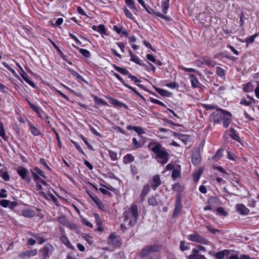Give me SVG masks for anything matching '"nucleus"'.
<instances>
[{
	"mask_svg": "<svg viewBox=\"0 0 259 259\" xmlns=\"http://www.w3.org/2000/svg\"><path fill=\"white\" fill-rule=\"evenodd\" d=\"M148 148L156 155V158L158 159V162L162 165L168 162L169 154L160 143H150L148 145Z\"/></svg>",
	"mask_w": 259,
	"mask_h": 259,
	"instance_id": "nucleus-1",
	"label": "nucleus"
},
{
	"mask_svg": "<svg viewBox=\"0 0 259 259\" xmlns=\"http://www.w3.org/2000/svg\"><path fill=\"white\" fill-rule=\"evenodd\" d=\"M124 223L128 222L127 226H134L137 223L138 217V209L136 204H133L131 207L123 214Z\"/></svg>",
	"mask_w": 259,
	"mask_h": 259,
	"instance_id": "nucleus-2",
	"label": "nucleus"
},
{
	"mask_svg": "<svg viewBox=\"0 0 259 259\" xmlns=\"http://www.w3.org/2000/svg\"><path fill=\"white\" fill-rule=\"evenodd\" d=\"M161 246L157 244H153L147 245L143 247L140 253V255L142 258L158 254L157 253L160 251Z\"/></svg>",
	"mask_w": 259,
	"mask_h": 259,
	"instance_id": "nucleus-3",
	"label": "nucleus"
},
{
	"mask_svg": "<svg viewBox=\"0 0 259 259\" xmlns=\"http://www.w3.org/2000/svg\"><path fill=\"white\" fill-rule=\"evenodd\" d=\"M217 111L222 112L223 113L224 119L223 120V124L224 127H228L231 122V113L222 109H217Z\"/></svg>",
	"mask_w": 259,
	"mask_h": 259,
	"instance_id": "nucleus-4",
	"label": "nucleus"
},
{
	"mask_svg": "<svg viewBox=\"0 0 259 259\" xmlns=\"http://www.w3.org/2000/svg\"><path fill=\"white\" fill-rule=\"evenodd\" d=\"M120 238L119 236L111 234L108 238L107 244L114 246H119L120 245Z\"/></svg>",
	"mask_w": 259,
	"mask_h": 259,
	"instance_id": "nucleus-5",
	"label": "nucleus"
},
{
	"mask_svg": "<svg viewBox=\"0 0 259 259\" xmlns=\"http://www.w3.org/2000/svg\"><path fill=\"white\" fill-rule=\"evenodd\" d=\"M53 250V247L50 244H47L39 250V252L44 259H47L50 257Z\"/></svg>",
	"mask_w": 259,
	"mask_h": 259,
	"instance_id": "nucleus-6",
	"label": "nucleus"
},
{
	"mask_svg": "<svg viewBox=\"0 0 259 259\" xmlns=\"http://www.w3.org/2000/svg\"><path fill=\"white\" fill-rule=\"evenodd\" d=\"M16 171L23 180H25L28 183L30 182L31 179L28 176L29 172L27 169L22 166H19L17 168Z\"/></svg>",
	"mask_w": 259,
	"mask_h": 259,
	"instance_id": "nucleus-7",
	"label": "nucleus"
},
{
	"mask_svg": "<svg viewBox=\"0 0 259 259\" xmlns=\"http://www.w3.org/2000/svg\"><path fill=\"white\" fill-rule=\"evenodd\" d=\"M190 240L194 242H196L203 244H207L208 241L204 238L203 237L197 234H191L189 236Z\"/></svg>",
	"mask_w": 259,
	"mask_h": 259,
	"instance_id": "nucleus-8",
	"label": "nucleus"
},
{
	"mask_svg": "<svg viewBox=\"0 0 259 259\" xmlns=\"http://www.w3.org/2000/svg\"><path fill=\"white\" fill-rule=\"evenodd\" d=\"M182 208V205L181 203V199L180 195H177V199L175 202L174 211L173 212V217H177L180 212Z\"/></svg>",
	"mask_w": 259,
	"mask_h": 259,
	"instance_id": "nucleus-9",
	"label": "nucleus"
},
{
	"mask_svg": "<svg viewBox=\"0 0 259 259\" xmlns=\"http://www.w3.org/2000/svg\"><path fill=\"white\" fill-rule=\"evenodd\" d=\"M37 253V250L36 249L32 250H27L25 251L20 252L18 256L21 258H24L26 257H30L35 256Z\"/></svg>",
	"mask_w": 259,
	"mask_h": 259,
	"instance_id": "nucleus-10",
	"label": "nucleus"
},
{
	"mask_svg": "<svg viewBox=\"0 0 259 259\" xmlns=\"http://www.w3.org/2000/svg\"><path fill=\"white\" fill-rule=\"evenodd\" d=\"M151 186L153 190H156L158 187L161 184V181L159 175L154 176L152 180L150 181Z\"/></svg>",
	"mask_w": 259,
	"mask_h": 259,
	"instance_id": "nucleus-11",
	"label": "nucleus"
},
{
	"mask_svg": "<svg viewBox=\"0 0 259 259\" xmlns=\"http://www.w3.org/2000/svg\"><path fill=\"white\" fill-rule=\"evenodd\" d=\"M188 258L189 259H207L204 255L199 253V250L197 249H193Z\"/></svg>",
	"mask_w": 259,
	"mask_h": 259,
	"instance_id": "nucleus-12",
	"label": "nucleus"
},
{
	"mask_svg": "<svg viewBox=\"0 0 259 259\" xmlns=\"http://www.w3.org/2000/svg\"><path fill=\"white\" fill-rule=\"evenodd\" d=\"M224 119L223 113H214L212 117V121L214 124H220Z\"/></svg>",
	"mask_w": 259,
	"mask_h": 259,
	"instance_id": "nucleus-13",
	"label": "nucleus"
},
{
	"mask_svg": "<svg viewBox=\"0 0 259 259\" xmlns=\"http://www.w3.org/2000/svg\"><path fill=\"white\" fill-rule=\"evenodd\" d=\"M113 30L118 34H121L126 37H127L128 35L127 31L125 29H123L122 26L114 25L113 26Z\"/></svg>",
	"mask_w": 259,
	"mask_h": 259,
	"instance_id": "nucleus-14",
	"label": "nucleus"
},
{
	"mask_svg": "<svg viewBox=\"0 0 259 259\" xmlns=\"http://www.w3.org/2000/svg\"><path fill=\"white\" fill-rule=\"evenodd\" d=\"M149 191L150 186L149 184H147L143 187L140 195L142 201L145 200V197Z\"/></svg>",
	"mask_w": 259,
	"mask_h": 259,
	"instance_id": "nucleus-15",
	"label": "nucleus"
},
{
	"mask_svg": "<svg viewBox=\"0 0 259 259\" xmlns=\"http://www.w3.org/2000/svg\"><path fill=\"white\" fill-rule=\"evenodd\" d=\"M129 53H130V55L131 56V61L134 62L136 64H139L140 65H141L143 66H145V65L144 64H142L141 63V60L140 59V58L138 56L133 54L131 50H129Z\"/></svg>",
	"mask_w": 259,
	"mask_h": 259,
	"instance_id": "nucleus-16",
	"label": "nucleus"
},
{
	"mask_svg": "<svg viewBox=\"0 0 259 259\" xmlns=\"http://www.w3.org/2000/svg\"><path fill=\"white\" fill-rule=\"evenodd\" d=\"M31 172L32 175L33 176V180L35 183H36L37 184L40 183V184H43L44 185H47V182L45 181H44V180H42V179H41L39 177V176H38L35 172H34L33 171H32L31 170Z\"/></svg>",
	"mask_w": 259,
	"mask_h": 259,
	"instance_id": "nucleus-17",
	"label": "nucleus"
},
{
	"mask_svg": "<svg viewBox=\"0 0 259 259\" xmlns=\"http://www.w3.org/2000/svg\"><path fill=\"white\" fill-rule=\"evenodd\" d=\"M189 78L193 88H197L199 87V82L197 77L194 74H190Z\"/></svg>",
	"mask_w": 259,
	"mask_h": 259,
	"instance_id": "nucleus-18",
	"label": "nucleus"
},
{
	"mask_svg": "<svg viewBox=\"0 0 259 259\" xmlns=\"http://www.w3.org/2000/svg\"><path fill=\"white\" fill-rule=\"evenodd\" d=\"M112 66L118 72H120V73H121L123 75H128V77H129V74H131L130 72L125 68L120 67H119L115 64H112Z\"/></svg>",
	"mask_w": 259,
	"mask_h": 259,
	"instance_id": "nucleus-19",
	"label": "nucleus"
},
{
	"mask_svg": "<svg viewBox=\"0 0 259 259\" xmlns=\"http://www.w3.org/2000/svg\"><path fill=\"white\" fill-rule=\"evenodd\" d=\"M127 129L128 130H133L139 135L145 133V131L143 130V129L140 126L128 125L127 126Z\"/></svg>",
	"mask_w": 259,
	"mask_h": 259,
	"instance_id": "nucleus-20",
	"label": "nucleus"
},
{
	"mask_svg": "<svg viewBox=\"0 0 259 259\" xmlns=\"http://www.w3.org/2000/svg\"><path fill=\"white\" fill-rule=\"evenodd\" d=\"M21 69L22 71V73L21 74V77L25 80V81L27 83H28L31 87H34L35 85L33 82L29 79L28 75L25 72L24 70H23L22 68H21Z\"/></svg>",
	"mask_w": 259,
	"mask_h": 259,
	"instance_id": "nucleus-21",
	"label": "nucleus"
},
{
	"mask_svg": "<svg viewBox=\"0 0 259 259\" xmlns=\"http://www.w3.org/2000/svg\"><path fill=\"white\" fill-rule=\"evenodd\" d=\"M237 210L241 214H247V208L242 204H238L236 205Z\"/></svg>",
	"mask_w": 259,
	"mask_h": 259,
	"instance_id": "nucleus-22",
	"label": "nucleus"
},
{
	"mask_svg": "<svg viewBox=\"0 0 259 259\" xmlns=\"http://www.w3.org/2000/svg\"><path fill=\"white\" fill-rule=\"evenodd\" d=\"M61 241L67 247L73 249V246L71 245L69 239H68L66 235H63L61 236Z\"/></svg>",
	"mask_w": 259,
	"mask_h": 259,
	"instance_id": "nucleus-23",
	"label": "nucleus"
},
{
	"mask_svg": "<svg viewBox=\"0 0 259 259\" xmlns=\"http://www.w3.org/2000/svg\"><path fill=\"white\" fill-rule=\"evenodd\" d=\"M22 214L25 217L31 218L34 216L35 212L30 209H24L22 211Z\"/></svg>",
	"mask_w": 259,
	"mask_h": 259,
	"instance_id": "nucleus-24",
	"label": "nucleus"
},
{
	"mask_svg": "<svg viewBox=\"0 0 259 259\" xmlns=\"http://www.w3.org/2000/svg\"><path fill=\"white\" fill-rule=\"evenodd\" d=\"M29 234L36 239L39 244H42L46 241V239L44 238V237L41 236L39 234L33 233H30Z\"/></svg>",
	"mask_w": 259,
	"mask_h": 259,
	"instance_id": "nucleus-25",
	"label": "nucleus"
},
{
	"mask_svg": "<svg viewBox=\"0 0 259 259\" xmlns=\"http://www.w3.org/2000/svg\"><path fill=\"white\" fill-rule=\"evenodd\" d=\"M125 4L132 10L135 11V14H137L138 10L135 6L134 2L133 0H125Z\"/></svg>",
	"mask_w": 259,
	"mask_h": 259,
	"instance_id": "nucleus-26",
	"label": "nucleus"
},
{
	"mask_svg": "<svg viewBox=\"0 0 259 259\" xmlns=\"http://www.w3.org/2000/svg\"><path fill=\"white\" fill-rule=\"evenodd\" d=\"M134 156L131 154H127L123 157V162L127 164L134 161Z\"/></svg>",
	"mask_w": 259,
	"mask_h": 259,
	"instance_id": "nucleus-27",
	"label": "nucleus"
},
{
	"mask_svg": "<svg viewBox=\"0 0 259 259\" xmlns=\"http://www.w3.org/2000/svg\"><path fill=\"white\" fill-rule=\"evenodd\" d=\"M31 133L35 136H37L40 134V131L37 128L30 123L29 125Z\"/></svg>",
	"mask_w": 259,
	"mask_h": 259,
	"instance_id": "nucleus-28",
	"label": "nucleus"
},
{
	"mask_svg": "<svg viewBox=\"0 0 259 259\" xmlns=\"http://www.w3.org/2000/svg\"><path fill=\"white\" fill-rule=\"evenodd\" d=\"M155 90L158 94L162 96L170 97L171 95V94L167 91L162 89L156 88Z\"/></svg>",
	"mask_w": 259,
	"mask_h": 259,
	"instance_id": "nucleus-29",
	"label": "nucleus"
},
{
	"mask_svg": "<svg viewBox=\"0 0 259 259\" xmlns=\"http://www.w3.org/2000/svg\"><path fill=\"white\" fill-rule=\"evenodd\" d=\"M67 69L70 72L72 75L75 77L78 80H84L83 77L80 76L77 72L69 68H68Z\"/></svg>",
	"mask_w": 259,
	"mask_h": 259,
	"instance_id": "nucleus-30",
	"label": "nucleus"
},
{
	"mask_svg": "<svg viewBox=\"0 0 259 259\" xmlns=\"http://www.w3.org/2000/svg\"><path fill=\"white\" fill-rule=\"evenodd\" d=\"M253 86L251 83L248 82L243 84V90L244 92L248 93L253 91Z\"/></svg>",
	"mask_w": 259,
	"mask_h": 259,
	"instance_id": "nucleus-31",
	"label": "nucleus"
},
{
	"mask_svg": "<svg viewBox=\"0 0 259 259\" xmlns=\"http://www.w3.org/2000/svg\"><path fill=\"white\" fill-rule=\"evenodd\" d=\"M74 47L76 48L77 49L79 50V52L81 53L84 57L86 58H89L91 56L90 52L87 50L83 49H80L78 47H76L74 45H73Z\"/></svg>",
	"mask_w": 259,
	"mask_h": 259,
	"instance_id": "nucleus-32",
	"label": "nucleus"
},
{
	"mask_svg": "<svg viewBox=\"0 0 259 259\" xmlns=\"http://www.w3.org/2000/svg\"><path fill=\"white\" fill-rule=\"evenodd\" d=\"M200 161V155L198 153L194 154L192 157V162L195 165H198Z\"/></svg>",
	"mask_w": 259,
	"mask_h": 259,
	"instance_id": "nucleus-33",
	"label": "nucleus"
},
{
	"mask_svg": "<svg viewBox=\"0 0 259 259\" xmlns=\"http://www.w3.org/2000/svg\"><path fill=\"white\" fill-rule=\"evenodd\" d=\"M229 131H230L229 136L231 138H232L233 139H234L237 141L239 140L240 138L237 135V134L236 133V131L234 128H231L230 129Z\"/></svg>",
	"mask_w": 259,
	"mask_h": 259,
	"instance_id": "nucleus-34",
	"label": "nucleus"
},
{
	"mask_svg": "<svg viewBox=\"0 0 259 259\" xmlns=\"http://www.w3.org/2000/svg\"><path fill=\"white\" fill-rule=\"evenodd\" d=\"M202 169H199L197 171L194 172L193 175V180L195 182H197L199 180L201 175L202 174Z\"/></svg>",
	"mask_w": 259,
	"mask_h": 259,
	"instance_id": "nucleus-35",
	"label": "nucleus"
},
{
	"mask_svg": "<svg viewBox=\"0 0 259 259\" xmlns=\"http://www.w3.org/2000/svg\"><path fill=\"white\" fill-rule=\"evenodd\" d=\"M217 74L223 79L225 78V70L220 67H217Z\"/></svg>",
	"mask_w": 259,
	"mask_h": 259,
	"instance_id": "nucleus-36",
	"label": "nucleus"
},
{
	"mask_svg": "<svg viewBox=\"0 0 259 259\" xmlns=\"http://www.w3.org/2000/svg\"><path fill=\"white\" fill-rule=\"evenodd\" d=\"M110 103L116 106H118V107H126V105L125 104L118 101L116 99H112L111 100Z\"/></svg>",
	"mask_w": 259,
	"mask_h": 259,
	"instance_id": "nucleus-37",
	"label": "nucleus"
},
{
	"mask_svg": "<svg viewBox=\"0 0 259 259\" xmlns=\"http://www.w3.org/2000/svg\"><path fill=\"white\" fill-rule=\"evenodd\" d=\"M161 7L163 13L166 14L169 7V2H163L161 4Z\"/></svg>",
	"mask_w": 259,
	"mask_h": 259,
	"instance_id": "nucleus-38",
	"label": "nucleus"
},
{
	"mask_svg": "<svg viewBox=\"0 0 259 259\" xmlns=\"http://www.w3.org/2000/svg\"><path fill=\"white\" fill-rule=\"evenodd\" d=\"M216 200V198L215 197H211L210 198H209L208 200V204H209V205H206L204 207V209L205 210H210L211 209V204L214 202Z\"/></svg>",
	"mask_w": 259,
	"mask_h": 259,
	"instance_id": "nucleus-39",
	"label": "nucleus"
},
{
	"mask_svg": "<svg viewBox=\"0 0 259 259\" xmlns=\"http://www.w3.org/2000/svg\"><path fill=\"white\" fill-rule=\"evenodd\" d=\"M151 12H152L151 14L153 13L162 19H163L166 20H169L168 16L164 15L163 14L159 12H155L154 10H151Z\"/></svg>",
	"mask_w": 259,
	"mask_h": 259,
	"instance_id": "nucleus-40",
	"label": "nucleus"
},
{
	"mask_svg": "<svg viewBox=\"0 0 259 259\" xmlns=\"http://www.w3.org/2000/svg\"><path fill=\"white\" fill-rule=\"evenodd\" d=\"M148 204L150 205L156 206L158 204L156 199L153 196L150 197L148 200Z\"/></svg>",
	"mask_w": 259,
	"mask_h": 259,
	"instance_id": "nucleus-41",
	"label": "nucleus"
},
{
	"mask_svg": "<svg viewBox=\"0 0 259 259\" xmlns=\"http://www.w3.org/2000/svg\"><path fill=\"white\" fill-rule=\"evenodd\" d=\"M228 250H225L224 251H219L215 253V256L218 259H222L223 258L225 255V252H227Z\"/></svg>",
	"mask_w": 259,
	"mask_h": 259,
	"instance_id": "nucleus-42",
	"label": "nucleus"
},
{
	"mask_svg": "<svg viewBox=\"0 0 259 259\" xmlns=\"http://www.w3.org/2000/svg\"><path fill=\"white\" fill-rule=\"evenodd\" d=\"M0 136L3 138L5 140L7 141L8 138L6 136V134L4 129V126L2 124H0Z\"/></svg>",
	"mask_w": 259,
	"mask_h": 259,
	"instance_id": "nucleus-43",
	"label": "nucleus"
},
{
	"mask_svg": "<svg viewBox=\"0 0 259 259\" xmlns=\"http://www.w3.org/2000/svg\"><path fill=\"white\" fill-rule=\"evenodd\" d=\"M123 10L125 15L127 18L131 20L134 19L133 14L127 8H124Z\"/></svg>",
	"mask_w": 259,
	"mask_h": 259,
	"instance_id": "nucleus-44",
	"label": "nucleus"
},
{
	"mask_svg": "<svg viewBox=\"0 0 259 259\" xmlns=\"http://www.w3.org/2000/svg\"><path fill=\"white\" fill-rule=\"evenodd\" d=\"M223 151H224V150L222 149H219L217 151L215 154L214 155V156H213V158L217 160L219 159L223 156Z\"/></svg>",
	"mask_w": 259,
	"mask_h": 259,
	"instance_id": "nucleus-45",
	"label": "nucleus"
},
{
	"mask_svg": "<svg viewBox=\"0 0 259 259\" xmlns=\"http://www.w3.org/2000/svg\"><path fill=\"white\" fill-rule=\"evenodd\" d=\"M94 101L98 103V104H101L104 105H107V103L105 101L103 100L102 99L98 98L97 96H95L94 98Z\"/></svg>",
	"mask_w": 259,
	"mask_h": 259,
	"instance_id": "nucleus-46",
	"label": "nucleus"
},
{
	"mask_svg": "<svg viewBox=\"0 0 259 259\" xmlns=\"http://www.w3.org/2000/svg\"><path fill=\"white\" fill-rule=\"evenodd\" d=\"M58 221L61 223L62 224L66 226L67 223H68V220L64 217L62 216L58 218Z\"/></svg>",
	"mask_w": 259,
	"mask_h": 259,
	"instance_id": "nucleus-47",
	"label": "nucleus"
},
{
	"mask_svg": "<svg viewBox=\"0 0 259 259\" xmlns=\"http://www.w3.org/2000/svg\"><path fill=\"white\" fill-rule=\"evenodd\" d=\"M217 211L221 215H222L225 217L227 216L228 214L227 212L225 211V209L222 207H219L218 208H217Z\"/></svg>",
	"mask_w": 259,
	"mask_h": 259,
	"instance_id": "nucleus-48",
	"label": "nucleus"
},
{
	"mask_svg": "<svg viewBox=\"0 0 259 259\" xmlns=\"http://www.w3.org/2000/svg\"><path fill=\"white\" fill-rule=\"evenodd\" d=\"M66 226L68 228H69V229L73 230L74 231L77 230L78 229L77 226L76 224H73V223H71L69 222Z\"/></svg>",
	"mask_w": 259,
	"mask_h": 259,
	"instance_id": "nucleus-49",
	"label": "nucleus"
},
{
	"mask_svg": "<svg viewBox=\"0 0 259 259\" xmlns=\"http://www.w3.org/2000/svg\"><path fill=\"white\" fill-rule=\"evenodd\" d=\"M180 175V171L178 169H174L172 170V177L174 179H176L179 177Z\"/></svg>",
	"mask_w": 259,
	"mask_h": 259,
	"instance_id": "nucleus-50",
	"label": "nucleus"
},
{
	"mask_svg": "<svg viewBox=\"0 0 259 259\" xmlns=\"http://www.w3.org/2000/svg\"><path fill=\"white\" fill-rule=\"evenodd\" d=\"M111 73H113V75L115 76L124 85V84H126L124 80L117 73L114 72L113 71H111Z\"/></svg>",
	"mask_w": 259,
	"mask_h": 259,
	"instance_id": "nucleus-51",
	"label": "nucleus"
},
{
	"mask_svg": "<svg viewBox=\"0 0 259 259\" xmlns=\"http://www.w3.org/2000/svg\"><path fill=\"white\" fill-rule=\"evenodd\" d=\"M132 141L135 148H139L142 146V145L139 143L136 138H133Z\"/></svg>",
	"mask_w": 259,
	"mask_h": 259,
	"instance_id": "nucleus-52",
	"label": "nucleus"
},
{
	"mask_svg": "<svg viewBox=\"0 0 259 259\" xmlns=\"http://www.w3.org/2000/svg\"><path fill=\"white\" fill-rule=\"evenodd\" d=\"M227 158L231 160H235V155L233 153H231L230 151L229 150V148H228L227 149Z\"/></svg>",
	"mask_w": 259,
	"mask_h": 259,
	"instance_id": "nucleus-53",
	"label": "nucleus"
},
{
	"mask_svg": "<svg viewBox=\"0 0 259 259\" xmlns=\"http://www.w3.org/2000/svg\"><path fill=\"white\" fill-rule=\"evenodd\" d=\"M92 200L94 201V202L99 206H100L102 204V202L101 200L97 197H91Z\"/></svg>",
	"mask_w": 259,
	"mask_h": 259,
	"instance_id": "nucleus-54",
	"label": "nucleus"
},
{
	"mask_svg": "<svg viewBox=\"0 0 259 259\" xmlns=\"http://www.w3.org/2000/svg\"><path fill=\"white\" fill-rule=\"evenodd\" d=\"M34 170L36 171V172H37L39 175L41 176V177H42L43 178H46V176L44 175V172L40 169L39 168L37 167H35L34 168Z\"/></svg>",
	"mask_w": 259,
	"mask_h": 259,
	"instance_id": "nucleus-55",
	"label": "nucleus"
},
{
	"mask_svg": "<svg viewBox=\"0 0 259 259\" xmlns=\"http://www.w3.org/2000/svg\"><path fill=\"white\" fill-rule=\"evenodd\" d=\"M9 203V200H8L3 199L0 201V205L4 207H8Z\"/></svg>",
	"mask_w": 259,
	"mask_h": 259,
	"instance_id": "nucleus-56",
	"label": "nucleus"
},
{
	"mask_svg": "<svg viewBox=\"0 0 259 259\" xmlns=\"http://www.w3.org/2000/svg\"><path fill=\"white\" fill-rule=\"evenodd\" d=\"M165 85L167 87H168V88H170L171 89L178 88L179 87V84L176 82L167 83Z\"/></svg>",
	"mask_w": 259,
	"mask_h": 259,
	"instance_id": "nucleus-57",
	"label": "nucleus"
},
{
	"mask_svg": "<svg viewBox=\"0 0 259 259\" xmlns=\"http://www.w3.org/2000/svg\"><path fill=\"white\" fill-rule=\"evenodd\" d=\"M240 103L246 106H250L252 104V102L250 101H247L245 99H242Z\"/></svg>",
	"mask_w": 259,
	"mask_h": 259,
	"instance_id": "nucleus-58",
	"label": "nucleus"
},
{
	"mask_svg": "<svg viewBox=\"0 0 259 259\" xmlns=\"http://www.w3.org/2000/svg\"><path fill=\"white\" fill-rule=\"evenodd\" d=\"M257 36L256 34H254V35H251L250 36V37H249L248 38H247L246 39V42L247 44H251V43H252L254 40V38L255 37Z\"/></svg>",
	"mask_w": 259,
	"mask_h": 259,
	"instance_id": "nucleus-59",
	"label": "nucleus"
},
{
	"mask_svg": "<svg viewBox=\"0 0 259 259\" xmlns=\"http://www.w3.org/2000/svg\"><path fill=\"white\" fill-rule=\"evenodd\" d=\"M109 155L113 160H115L117 159V154L115 152L110 151L109 152Z\"/></svg>",
	"mask_w": 259,
	"mask_h": 259,
	"instance_id": "nucleus-60",
	"label": "nucleus"
},
{
	"mask_svg": "<svg viewBox=\"0 0 259 259\" xmlns=\"http://www.w3.org/2000/svg\"><path fill=\"white\" fill-rule=\"evenodd\" d=\"M135 83H138L141 82V80L137 78L135 76L132 75L131 74H129V77Z\"/></svg>",
	"mask_w": 259,
	"mask_h": 259,
	"instance_id": "nucleus-61",
	"label": "nucleus"
},
{
	"mask_svg": "<svg viewBox=\"0 0 259 259\" xmlns=\"http://www.w3.org/2000/svg\"><path fill=\"white\" fill-rule=\"evenodd\" d=\"M90 131L95 135L99 137L101 136V135L97 131V130L91 125H90Z\"/></svg>",
	"mask_w": 259,
	"mask_h": 259,
	"instance_id": "nucleus-62",
	"label": "nucleus"
},
{
	"mask_svg": "<svg viewBox=\"0 0 259 259\" xmlns=\"http://www.w3.org/2000/svg\"><path fill=\"white\" fill-rule=\"evenodd\" d=\"M7 191L5 189H2L0 191V198H7V194H6Z\"/></svg>",
	"mask_w": 259,
	"mask_h": 259,
	"instance_id": "nucleus-63",
	"label": "nucleus"
},
{
	"mask_svg": "<svg viewBox=\"0 0 259 259\" xmlns=\"http://www.w3.org/2000/svg\"><path fill=\"white\" fill-rule=\"evenodd\" d=\"M1 177L6 181L9 180V175L7 172H4L1 174Z\"/></svg>",
	"mask_w": 259,
	"mask_h": 259,
	"instance_id": "nucleus-64",
	"label": "nucleus"
}]
</instances>
